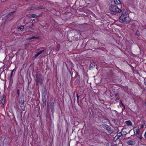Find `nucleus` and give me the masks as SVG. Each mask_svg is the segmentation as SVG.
I'll list each match as a JSON object with an SVG mask.
<instances>
[{"instance_id": "4", "label": "nucleus", "mask_w": 146, "mask_h": 146, "mask_svg": "<svg viewBox=\"0 0 146 146\" xmlns=\"http://www.w3.org/2000/svg\"><path fill=\"white\" fill-rule=\"evenodd\" d=\"M46 94L44 93L42 95V100L44 106H45L46 104Z\"/></svg>"}, {"instance_id": "12", "label": "nucleus", "mask_w": 146, "mask_h": 146, "mask_svg": "<svg viewBox=\"0 0 146 146\" xmlns=\"http://www.w3.org/2000/svg\"><path fill=\"white\" fill-rule=\"evenodd\" d=\"M114 2L116 5H119L121 4V2L119 0H114Z\"/></svg>"}, {"instance_id": "16", "label": "nucleus", "mask_w": 146, "mask_h": 146, "mask_svg": "<svg viewBox=\"0 0 146 146\" xmlns=\"http://www.w3.org/2000/svg\"><path fill=\"white\" fill-rule=\"evenodd\" d=\"M131 27L132 28H134L135 27V23H132L131 25Z\"/></svg>"}, {"instance_id": "14", "label": "nucleus", "mask_w": 146, "mask_h": 146, "mask_svg": "<svg viewBox=\"0 0 146 146\" xmlns=\"http://www.w3.org/2000/svg\"><path fill=\"white\" fill-rule=\"evenodd\" d=\"M125 123H126V125L128 126L131 125L132 124V123L131 121H125Z\"/></svg>"}, {"instance_id": "35", "label": "nucleus", "mask_w": 146, "mask_h": 146, "mask_svg": "<svg viewBox=\"0 0 146 146\" xmlns=\"http://www.w3.org/2000/svg\"><path fill=\"white\" fill-rule=\"evenodd\" d=\"M145 106L146 107V102L145 103Z\"/></svg>"}, {"instance_id": "30", "label": "nucleus", "mask_w": 146, "mask_h": 146, "mask_svg": "<svg viewBox=\"0 0 146 146\" xmlns=\"http://www.w3.org/2000/svg\"><path fill=\"white\" fill-rule=\"evenodd\" d=\"M35 9V8H33V7H31V8H30V9L31 10H32V9Z\"/></svg>"}, {"instance_id": "19", "label": "nucleus", "mask_w": 146, "mask_h": 146, "mask_svg": "<svg viewBox=\"0 0 146 146\" xmlns=\"http://www.w3.org/2000/svg\"><path fill=\"white\" fill-rule=\"evenodd\" d=\"M122 106L124 109H125V105L123 104L122 102H121V104H120V107Z\"/></svg>"}, {"instance_id": "38", "label": "nucleus", "mask_w": 146, "mask_h": 146, "mask_svg": "<svg viewBox=\"0 0 146 146\" xmlns=\"http://www.w3.org/2000/svg\"><path fill=\"white\" fill-rule=\"evenodd\" d=\"M85 125V124L84 123V126Z\"/></svg>"}, {"instance_id": "2", "label": "nucleus", "mask_w": 146, "mask_h": 146, "mask_svg": "<svg viewBox=\"0 0 146 146\" xmlns=\"http://www.w3.org/2000/svg\"><path fill=\"white\" fill-rule=\"evenodd\" d=\"M110 10L111 14L112 15H115L122 11L117 6L115 5H112L110 7Z\"/></svg>"}, {"instance_id": "23", "label": "nucleus", "mask_w": 146, "mask_h": 146, "mask_svg": "<svg viewBox=\"0 0 146 146\" xmlns=\"http://www.w3.org/2000/svg\"><path fill=\"white\" fill-rule=\"evenodd\" d=\"M115 98L116 99V100H119V98H118V95H117V94H115Z\"/></svg>"}, {"instance_id": "32", "label": "nucleus", "mask_w": 146, "mask_h": 146, "mask_svg": "<svg viewBox=\"0 0 146 146\" xmlns=\"http://www.w3.org/2000/svg\"><path fill=\"white\" fill-rule=\"evenodd\" d=\"M144 84H145V85H146V81H145V82H144Z\"/></svg>"}, {"instance_id": "20", "label": "nucleus", "mask_w": 146, "mask_h": 146, "mask_svg": "<svg viewBox=\"0 0 146 146\" xmlns=\"http://www.w3.org/2000/svg\"><path fill=\"white\" fill-rule=\"evenodd\" d=\"M139 34H140V33H139V31L138 30H137V31L136 33V35L139 36Z\"/></svg>"}, {"instance_id": "27", "label": "nucleus", "mask_w": 146, "mask_h": 146, "mask_svg": "<svg viewBox=\"0 0 146 146\" xmlns=\"http://www.w3.org/2000/svg\"><path fill=\"white\" fill-rule=\"evenodd\" d=\"M14 70H12V72H11V76H10L11 78L12 76L13 75V72H14Z\"/></svg>"}, {"instance_id": "8", "label": "nucleus", "mask_w": 146, "mask_h": 146, "mask_svg": "<svg viewBox=\"0 0 146 146\" xmlns=\"http://www.w3.org/2000/svg\"><path fill=\"white\" fill-rule=\"evenodd\" d=\"M133 131L134 132V134L135 135H139V130L138 128H136V127H135L133 129Z\"/></svg>"}, {"instance_id": "24", "label": "nucleus", "mask_w": 146, "mask_h": 146, "mask_svg": "<svg viewBox=\"0 0 146 146\" xmlns=\"http://www.w3.org/2000/svg\"><path fill=\"white\" fill-rule=\"evenodd\" d=\"M76 96L77 97V102H79V96H78V94H76Z\"/></svg>"}, {"instance_id": "22", "label": "nucleus", "mask_w": 146, "mask_h": 146, "mask_svg": "<svg viewBox=\"0 0 146 146\" xmlns=\"http://www.w3.org/2000/svg\"><path fill=\"white\" fill-rule=\"evenodd\" d=\"M31 23V26L29 27V29L31 28H32V27H33L34 25V24L33 23Z\"/></svg>"}, {"instance_id": "1", "label": "nucleus", "mask_w": 146, "mask_h": 146, "mask_svg": "<svg viewBox=\"0 0 146 146\" xmlns=\"http://www.w3.org/2000/svg\"><path fill=\"white\" fill-rule=\"evenodd\" d=\"M119 21L121 23H129L131 21L127 13L125 12L123 13L119 19Z\"/></svg>"}, {"instance_id": "37", "label": "nucleus", "mask_w": 146, "mask_h": 146, "mask_svg": "<svg viewBox=\"0 0 146 146\" xmlns=\"http://www.w3.org/2000/svg\"><path fill=\"white\" fill-rule=\"evenodd\" d=\"M4 18H2V20H4Z\"/></svg>"}, {"instance_id": "33", "label": "nucleus", "mask_w": 146, "mask_h": 146, "mask_svg": "<svg viewBox=\"0 0 146 146\" xmlns=\"http://www.w3.org/2000/svg\"><path fill=\"white\" fill-rule=\"evenodd\" d=\"M121 102H122V101L121 100H120V104H121Z\"/></svg>"}, {"instance_id": "28", "label": "nucleus", "mask_w": 146, "mask_h": 146, "mask_svg": "<svg viewBox=\"0 0 146 146\" xmlns=\"http://www.w3.org/2000/svg\"><path fill=\"white\" fill-rule=\"evenodd\" d=\"M36 85H37L38 82H39L38 81V79H36Z\"/></svg>"}, {"instance_id": "7", "label": "nucleus", "mask_w": 146, "mask_h": 146, "mask_svg": "<svg viewBox=\"0 0 146 146\" xmlns=\"http://www.w3.org/2000/svg\"><path fill=\"white\" fill-rule=\"evenodd\" d=\"M103 127L105 129H106L108 131H111V127L110 126L108 125H107L104 124L102 125Z\"/></svg>"}, {"instance_id": "3", "label": "nucleus", "mask_w": 146, "mask_h": 146, "mask_svg": "<svg viewBox=\"0 0 146 146\" xmlns=\"http://www.w3.org/2000/svg\"><path fill=\"white\" fill-rule=\"evenodd\" d=\"M24 99H19V105L21 109L23 111L25 110V107L24 104Z\"/></svg>"}, {"instance_id": "21", "label": "nucleus", "mask_w": 146, "mask_h": 146, "mask_svg": "<svg viewBox=\"0 0 146 146\" xmlns=\"http://www.w3.org/2000/svg\"><path fill=\"white\" fill-rule=\"evenodd\" d=\"M39 55H40V54H39L38 52L36 54H35V58H36Z\"/></svg>"}, {"instance_id": "36", "label": "nucleus", "mask_w": 146, "mask_h": 146, "mask_svg": "<svg viewBox=\"0 0 146 146\" xmlns=\"http://www.w3.org/2000/svg\"><path fill=\"white\" fill-rule=\"evenodd\" d=\"M41 48V49H43V48H43V47H42V48Z\"/></svg>"}, {"instance_id": "25", "label": "nucleus", "mask_w": 146, "mask_h": 146, "mask_svg": "<svg viewBox=\"0 0 146 146\" xmlns=\"http://www.w3.org/2000/svg\"><path fill=\"white\" fill-rule=\"evenodd\" d=\"M44 50H42L40 51V52H38V53L40 54H41L42 52H44Z\"/></svg>"}, {"instance_id": "10", "label": "nucleus", "mask_w": 146, "mask_h": 146, "mask_svg": "<svg viewBox=\"0 0 146 146\" xmlns=\"http://www.w3.org/2000/svg\"><path fill=\"white\" fill-rule=\"evenodd\" d=\"M122 133L121 132L118 133L114 138V139L117 140L122 136Z\"/></svg>"}, {"instance_id": "5", "label": "nucleus", "mask_w": 146, "mask_h": 146, "mask_svg": "<svg viewBox=\"0 0 146 146\" xmlns=\"http://www.w3.org/2000/svg\"><path fill=\"white\" fill-rule=\"evenodd\" d=\"M36 79H38V80L40 82L41 85H42L43 83V80L44 78L42 75L40 74L38 75V77H36Z\"/></svg>"}, {"instance_id": "26", "label": "nucleus", "mask_w": 146, "mask_h": 146, "mask_svg": "<svg viewBox=\"0 0 146 146\" xmlns=\"http://www.w3.org/2000/svg\"><path fill=\"white\" fill-rule=\"evenodd\" d=\"M4 100H3V99L1 102V104H2L3 105L4 104Z\"/></svg>"}, {"instance_id": "18", "label": "nucleus", "mask_w": 146, "mask_h": 146, "mask_svg": "<svg viewBox=\"0 0 146 146\" xmlns=\"http://www.w3.org/2000/svg\"><path fill=\"white\" fill-rule=\"evenodd\" d=\"M94 66V63H93V64H92L91 63L90 64V68H91L93 66Z\"/></svg>"}, {"instance_id": "11", "label": "nucleus", "mask_w": 146, "mask_h": 146, "mask_svg": "<svg viewBox=\"0 0 146 146\" xmlns=\"http://www.w3.org/2000/svg\"><path fill=\"white\" fill-rule=\"evenodd\" d=\"M127 144L129 145H132L134 144V142L132 140H129L127 142Z\"/></svg>"}, {"instance_id": "9", "label": "nucleus", "mask_w": 146, "mask_h": 146, "mask_svg": "<svg viewBox=\"0 0 146 146\" xmlns=\"http://www.w3.org/2000/svg\"><path fill=\"white\" fill-rule=\"evenodd\" d=\"M28 16L30 18H36L38 17L37 15L35 14H29L28 15Z\"/></svg>"}, {"instance_id": "13", "label": "nucleus", "mask_w": 146, "mask_h": 146, "mask_svg": "<svg viewBox=\"0 0 146 146\" xmlns=\"http://www.w3.org/2000/svg\"><path fill=\"white\" fill-rule=\"evenodd\" d=\"M39 37L38 36H32L31 37H29L28 38V39L29 40H30L33 39H38V38Z\"/></svg>"}, {"instance_id": "29", "label": "nucleus", "mask_w": 146, "mask_h": 146, "mask_svg": "<svg viewBox=\"0 0 146 146\" xmlns=\"http://www.w3.org/2000/svg\"><path fill=\"white\" fill-rule=\"evenodd\" d=\"M15 12V11H13V12H10V14H9L10 15H11L12 13H14Z\"/></svg>"}, {"instance_id": "15", "label": "nucleus", "mask_w": 146, "mask_h": 146, "mask_svg": "<svg viewBox=\"0 0 146 146\" xmlns=\"http://www.w3.org/2000/svg\"><path fill=\"white\" fill-rule=\"evenodd\" d=\"M24 27L23 26L21 25L18 28V30H20L21 31H22L24 29Z\"/></svg>"}, {"instance_id": "31", "label": "nucleus", "mask_w": 146, "mask_h": 146, "mask_svg": "<svg viewBox=\"0 0 146 146\" xmlns=\"http://www.w3.org/2000/svg\"><path fill=\"white\" fill-rule=\"evenodd\" d=\"M144 136L145 137V136H146V131L145 132V133L144 134Z\"/></svg>"}, {"instance_id": "34", "label": "nucleus", "mask_w": 146, "mask_h": 146, "mask_svg": "<svg viewBox=\"0 0 146 146\" xmlns=\"http://www.w3.org/2000/svg\"><path fill=\"white\" fill-rule=\"evenodd\" d=\"M143 125H142V126H141V127H142V128H143Z\"/></svg>"}, {"instance_id": "17", "label": "nucleus", "mask_w": 146, "mask_h": 146, "mask_svg": "<svg viewBox=\"0 0 146 146\" xmlns=\"http://www.w3.org/2000/svg\"><path fill=\"white\" fill-rule=\"evenodd\" d=\"M17 94L18 95V96L19 97V96L20 94V91L19 89H17Z\"/></svg>"}, {"instance_id": "6", "label": "nucleus", "mask_w": 146, "mask_h": 146, "mask_svg": "<svg viewBox=\"0 0 146 146\" xmlns=\"http://www.w3.org/2000/svg\"><path fill=\"white\" fill-rule=\"evenodd\" d=\"M50 109L51 112L53 113L54 110V103L53 100H50Z\"/></svg>"}]
</instances>
